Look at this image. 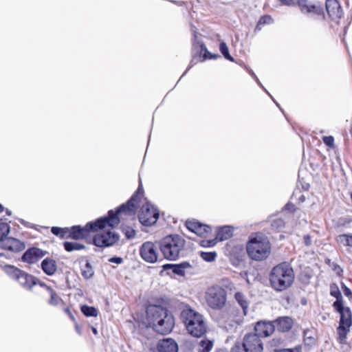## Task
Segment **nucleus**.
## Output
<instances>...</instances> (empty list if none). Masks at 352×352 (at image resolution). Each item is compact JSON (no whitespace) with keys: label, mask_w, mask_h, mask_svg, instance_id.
I'll return each instance as SVG.
<instances>
[{"label":"nucleus","mask_w":352,"mask_h":352,"mask_svg":"<svg viewBox=\"0 0 352 352\" xmlns=\"http://www.w3.org/2000/svg\"><path fill=\"white\" fill-rule=\"evenodd\" d=\"M185 239L179 234H170L163 238L159 248L164 257L169 261H176L185 254Z\"/></svg>","instance_id":"20e7f679"},{"label":"nucleus","mask_w":352,"mask_h":352,"mask_svg":"<svg viewBox=\"0 0 352 352\" xmlns=\"http://www.w3.org/2000/svg\"><path fill=\"white\" fill-rule=\"evenodd\" d=\"M47 290L50 295L48 303L52 306H58L63 303V300L58 296L56 292L50 287H47Z\"/></svg>","instance_id":"c85d7f7f"},{"label":"nucleus","mask_w":352,"mask_h":352,"mask_svg":"<svg viewBox=\"0 0 352 352\" xmlns=\"http://www.w3.org/2000/svg\"><path fill=\"white\" fill-rule=\"evenodd\" d=\"M276 352H301V348H300V346H295L294 348H292V349H280V350L276 351Z\"/></svg>","instance_id":"de8ad7c7"},{"label":"nucleus","mask_w":352,"mask_h":352,"mask_svg":"<svg viewBox=\"0 0 352 352\" xmlns=\"http://www.w3.org/2000/svg\"><path fill=\"white\" fill-rule=\"evenodd\" d=\"M326 10L329 18L336 23L343 15L342 8L338 0H326Z\"/></svg>","instance_id":"ddd939ff"},{"label":"nucleus","mask_w":352,"mask_h":352,"mask_svg":"<svg viewBox=\"0 0 352 352\" xmlns=\"http://www.w3.org/2000/svg\"><path fill=\"white\" fill-rule=\"evenodd\" d=\"M91 330H92V332H93L95 335H97V334H98V331H97V329H96L95 327H92V328H91Z\"/></svg>","instance_id":"338daca9"},{"label":"nucleus","mask_w":352,"mask_h":352,"mask_svg":"<svg viewBox=\"0 0 352 352\" xmlns=\"http://www.w3.org/2000/svg\"><path fill=\"white\" fill-rule=\"evenodd\" d=\"M65 311L68 315L71 314V311H70V310H69V308H65Z\"/></svg>","instance_id":"774afa93"},{"label":"nucleus","mask_w":352,"mask_h":352,"mask_svg":"<svg viewBox=\"0 0 352 352\" xmlns=\"http://www.w3.org/2000/svg\"><path fill=\"white\" fill-rule=\"evenodd\" d=\"M342 289L344 293V295L349 298H352V292L351 290L345 285L344 283H342Z\"/></svg>","instance_id":"49530a36"},{"label":"nucleus","mask_w":352,"mask_h":352,"mask_svg":"<svg viewBox=\"0 0 352 352\" xmlns=\"http://www.w3.org/2000/svg\"><path fill=\"white\" fill-rule=\"evenodd\" d=\"M330 295L336 298V301L333 303V307L338 308L343 304V298L338 286L336 283L330 285Z\"/></svg>","instance_id":"5701e85b"},{"label":"nucleus","mask_w":352,"mask_h":352,"mask_svg":"<svg viewBox=\"0 0 352 352\" xmlns=\"http://www.w3.org/2000/svg\"><path fill=\"white\" fill-rule=\"evenodd\" d=\"M298 193L300 194V196H299V197H298V202H299V203H302V202H304V201H305V197L303 195H302V194L300 193V191L299 190H296V191H295V192H294V194H293V195H292V199H294L296 197V195H297V194H298Z\"/></svg>","instance_id":"09e8293b"},{"label":"nucleus","mask_w":352,"mask_h":352,"mask_svg":"<svg viewBox=\"0 0 352 352\" xmlns=\"http://www.w3.org/2000/svg\"><path fill=\"white\" fill-rule=\"evenodd\" d=\"M275 324V329L280 332H287L293 326V320L289 316H281L272 321Z\"/></svg>","instance_id":"aec40b11"},{"label":"nucleus","mask_w":352,"mask_h":352,"mask_svg":"<svg viewBox=\"0 0 352 352\" xmlns=\"http://www.w3.org/2000/svg\"><path fill=\"white\" fill-rule=\"evenodd\" d=\"M63 247L67 252H73L75 250H81L85 249V245L77 242L65 241Z\"/></svg>","instance_id":"7c9ffc66"},{"label":"nucleus","mask_w":352,"mask_h":352,"mask_svg":"<svg viewBox=\"0 0 352 352\" xmlns=\"http://www.w3.org/2000/svg\"><path fill=\"white\" fill-rule=\"evenodd\" d=\"M273 19L269 15H264L260 18L258 20V22L262 25L265 24H270L272 22Z\"/></svg>","instance_id":"c03bdc74"},{"label":"nucleus","mask_w":352,"mask_h":352,"mask_svg":"<svg viewBox=\"0 0 352 352\" xmlns=\"http://www.w3.org/2000/svg\"><path fill=\"white\" fill-rule=\"evenodd\" d=\"M140 254L144 261L154 263L157 260V248L153 242H144L140 248Z\"/></svg>","instance_id":"9d476101"},{"label":"nucleus","mask_w":352,"mask_h":352,"mask_svg":"<svg viewBox=\"0 0 352 352\" xmlns=\"http://www.w3.org/2000/svg\"><path fill=\"white\" fill-rule=\"evenodd\" d=\"M4 210H5V208L3 207V206L1 204H0V213L3 212Z\"/></svg>","instance_id":"69168bd1"},{"label":"nucleus","mask_w":352,"mask_h":352,"mask_svg":"<svg viewBox=\"0 0 352 352\" xmlns=\"http://www.w3.org/2000/svg\"><path fill=\"white\" fill-rule=\"evenodd\" d=\"M158 352H178V345L172 338L160 340L157 344Z\"/></svg>","instance_id":"6ab92c4d"},{"label":"nucleus","mask_w":352,"mask_h":352,"mask_svg":"<svg viewBox=\"0 0 352 352\" xmlns=\"http://www.w3.org/2000/svg\"><path fill=\"white\" fill-rule=\"evenodd\" d=\"M23 278L25 279V283H23V287H26L28 289H32V288L36 285L38 283V278L35 276L26 274L23 272Z\"/></svg>","instance_id":"c756f323"},{"label":"nucleus","mask_w":352,"mask_h":352,"mask_svg":"<svg viewBox=\"0 0 352 352\" xmlns=\"http://www.w3.org/2000/svg\"><path fill=\"white\" fill-rule=\"evenodd\" d=\"M195 63H194V59H192L190 63V65L188 66V67L186 69V70L184 72V74H182V76H184L186 73L190 69V68H191L193 65H194Z\"/></svg>","instance_id":"052dcab7"},{"label":"nucleus","mask_w":352,"mask_h":352,"mask_svg":"<svg viewBox=\"0 0 352 352\" xmlns=\"http://www.w3.org/2000/svg\"><path fill=\"white\" fill-rule=\"evenodd\" d=\"M10 228L7 222L3 221L2 219H0V243H3L4 239L9 234Z\"/></svg>","instance_id":"2f4dec72"},{"label":"nucleus","mask_w":352,"mask_h":352,"mask_svg":"<svg viewBox=\"0 0 352 352\" xmlns=\"http://www.w3.org/2000/svg\"><path fill=\"white\" fill-rule=\"evenodd\" d=\"M4 271L10 278L15 280H18L22 275L21 270L13 265H6Z\"/></svg>","instance_id":"cd10ccee"},{"label":"nucleus","mask_w":352,"mask_h":352,"mask_svg":"<svg viewBox=\"0 0 352 352\" xmlns=\"http://www.w3.org/2000/svg\"><path fill=\"white\" fill-rule=\"evenodd\" d=\"M217 239L210 240H202L200 242V245L204 248H211L216 245Z\"/></svg>","instance_id":"a19ab883"},{"label":"nucleus","mask_w":352,"mask_h":352,"mask_svg":"<svg viewBox=\"0 0 352 352\" xmlns=\"http://www.w3.org/2000/svg\"><path fill=\"white\" fill-rule=\"evenodd\" d=\"M37 285H39L41 287H45L46 289H47V287L44 282H43L41 280H39L38 279Z\"/></svg>","instance_id":"e2e57ef3"},{"label":"nucleus","mask_w":352,"mask_h":352,"mask_svg":"<svg viewBox=\"0 0 352 352\" xmlns=\"http://www.w3.org/2000/svg\"><path fill=\"white\" fill-rule=\"evenodd\" d=\"M206 300L208 305L212 309H222L226 302V292L219 285L209 287L206 292Z\"/></svg>","instance_id":"0eeeda50"},{"label":"nucleus","mask_w":352,"mask_h":352,"mask_svg":"<svg viewBox=\"0 0 352 352\" xmlns=\"http://www.w3.org/2000/svg\"><path fill=\"white\" fill-rule=\"evenodd\" d=\"M304 243L307 246H309L311 243V236L309 235H305L303 238Z\"/></svg>","instance_id":"4d7b16f0"},{"label":"nucleus","mask_w":352,"mask_h":352,"mask_svg":"<svg viewBox=\"0 0 352 352\" xmlns=\"http://www.w3.org/2000/svg\"><path fill=\"white\" fill-rule=\"evenodd\" d=\"M282 4L286 5V6H292L294 5L296 3H298V1L299 0H279Z\"/></svg>","instance_id":"3c124183"},{"label":"nucleus","mask_w":352,"mask_h":352,"mask_svg":"<svg viewBox=\"0 0 352 352\" xmlns=\"http://www.w3.org/2000/svg\"><path fill=\"white\" fill-rule=\"evenodd\" d=\"M254 80H256V82H257V84L263 89L265 90V91L272 98V96L268 93V91L265 89V87L263 86V85L261 84V82H260V80H258V77L256 76V78H254ZM274 102L276 103V104L279 107V104L274 100Z\"/></svg>","instance_id":"864d4df0"},{"label":"nucleus","mask_w":352,"mask_h":352,"mask_svg":"<svg viewBox=\"0 0 352 352\" xmlns=\"http://www.w3.org/2000/svg\"><path fill=\"white\" fill-rule=\"evenodd\" d=\"M245 69L248 72V74L254 78H256V76L254 72L250 67L245 66Z\"/></svg>","instance_id":"13d9d810"},{"label":"nucleus","mask_w":352,"mask_h":352,"mask_svg":"<svg viewBox=\"0 0 352 352\" xmlns=\"http://www.w3.org/2000/svg\"><path fill=\"white\" fill-rule=\"evenodd\" d=\"M52 234L59 236L61 239H67L68 228L52 227L51 229Z\"/></svg>","instance_id":"c9c22d12"},{"label":"nucleus","mask_w":352,"mask_h":352,"mask_svg":"<svg viewBox=\"0 0 352 352\" xmlns=\"http://www.w3.org/2000/svg\"><path fill=\"white\" fill-rule=\"evenodd\" d=\"M261 26H262V25L260 24V23L258 21V23H257V25H256V28L254 29V32H259L261 30V28H262Z\"/></svg>","instance_id":"680f3d73"},{"label":"nucleus","mask_w":352,"mask_h":352,"mask_svg":"<svg viewBox=\"0 0 352 352\" xmlns=\"http://www.w3.org/2000/svg\"><path fill=\"white\" fill-rule=\"evenodd\" d=\"M20 241L12 237H8L4 239L3 243H1L0 245L5 249L10 250H16L19 249V244Z\"/></svg>","instance_id":"393cba45"},{"label":"nucleus","mask_w":352,"mask_h":352,"mask_svg":"<svg viewBox=\"0 0 352 352\" xmlns=\"http://www.w3.org/2000/svg\"><path fill=\"white\" fill-rule=\"evenodd\" d=\"M254 80H256V82H257V84L263 89L265 90V91L272 98V96L268 93V91L265 89V87L263 86V85L261 84V82H260V80H258V77L256 76V78H254ZM274 102L276 103V104L279 107V104L274 100Z\"/></svg>","instance_id":"603ef678"},{"label":"nucleus","mask_w":352,"mask_h":352,"mask_svg":"<svg viewBox=\"0 0 352 352\" xmlns=\"http://www.w3.org/2000/svg\"><path fill=\"white\" fill-rule=\"evenodd\" d=\"M181 318L188 333L192 336L200 338L207 331V324L203 315L191 309H184L181 313Z\"/></svg>","instance_id":"39448f33"},{"label":"nucleus","mask_w":352,"mask_h":352,"mask_svg":"<svg viewBox=\"0 0 352 352\" xmlns=\"http://www.w3.org/2000/svg\"><path fill=\"white\" fill-rule=\"evenodd\" d=\"M146 314L149 326L155 331L163 335L171 332L175 326V318L166 308L150 305L146 307Z\"/></svg>","instance_id":"f03ea898"},{"label":"nucleus","mask_w":352,"mask_h":352,"mask_svg":"<svg viewBox=\"0 0 352 352\" xmlns=\"http://www.w3.org/2000/svg\"><path fill=\"white\" fill-rule=\"evenodd\" d=\"M249 257L254 261L267 258L271 252V245L267 237L261 234L250 237L246 245Z\"/></svg>","instance_id":"423d86ee"},{"label":"nucleus","mask_w":352,"mask_h":352,"mask_svg":"<svg viewBox=\"0 0 352 352\" xmlns=\"http://www.w3.org/2000/svg\"><path fill=\"white\" fill-rule=\"evenodd\" d=\"M201 257L206 261L212 262L215 260L217 257V253L215 252H201Z\"/></svg>","instance_id":"4c0bfd02"},{"label":"nucleus","mask_w":352,"mask_h":352,"mask_svg":"<svg viewBox=\"0 0 352 352\" xmlns=\"http://www.w3.org/2000/svg\"><path fill=\"white\" fill-rule=\"evenodd\" d=\"M191 267L190 263L182 262L179 264H165L163 265L164 270H171L174 274L183 276L185 275V270Z\"/></svg>","instance_id":"412c9836"},{"label":"nucleus","mask_w":352,"mask_h":352,"mask_svg":"<svg viewBox=\"0 0 352 352\" xmlns=\"http://www.w3.org/2000/svg\"><path fill=\"white\" fill-rule=\"evenodd\" d=\"M82 313L87 317H96L98 314V311L94 307L88 305H82L80 307Z\"/></svg>","instance_id":"72a5a7b5"},{"label":"nucleus","mask_w":352,"mask_h":352,"mask_svg":"<svg viewBox=\"0 0 352 352\" xmlns=\"http://www.w3.org/2000/svg\"><path fill=\"white\" fill-rule=\"evenodd\" d=\"M231 352H246L245 351V347H243V344L240 343H236L231 350Z\"/></svg>","instance_id":"a18cd8bd"},{"label":"nucleus","mask_w":352,"mask_h":352,"mask_svg":"<svg viewBox=\"0 0 352 352\" xmlns=\"http://www.w3.org/2000/svg\"><path fill=\"white\" fill-rule=\"evenodd\" d=\"M213 346V342L210 340H202L198 344L199 352H210Z\"/></svg>","instance_id":"473e14b6"},{"label":"nucleus","mask_w":352,"mask_h":352,"mask_svg":"<svg viewBox=\"0 0 352 352\" xmlns=\"http://www.w3.org/2000/svg\"><path fill=\"white\" fill-rule=\"evenodd\" d=\"M233 228L230 226H224L219 228L216 239L222 241L230 239L233 234Z\"/></svg>","instance_id":"b1692460"},{"label":"nucleus","mask_w":352,"mask_h":352,"mask_svg":"<svg viewBox=\"0 0 352 352\" xmlns=\"http://www.w3.org/2000/svg\"><path fill=\"white\" fill-rule=\"evenodd\" d=\"M294 280L292 267L286 262L281 263L274 267L270 274L272 287L278 292L289 288Z\"/></svg>","instance_id":"7ed1b4c3"},{"label":"nucleus","mask_w":352,"mask_h":352,"mask_svg":"<svg viewBox=\"0 0 352 352\" xmlns=\"http://www.w3.org/2000/svg\"><path fill=\"white\" fill-rule=\"evenodd\" d=\"M337 241L344 246L352 247V234H342L337 237Z\"/></svg>","instance_id":"f704fd0d"},{"label":"nucleus","mask_w":352,"mask_h":352,"mask_svg":"<svg viewBox=\"0 0 352 352\" xmlns=\"http://www.w3.org/2000/svg\"><path fill=\"white\" fill-rule=\"evenodd\" d=\"M191 31L192 32V45L194 47H199L200 52L202 54L203 60L207 59H215L219 57L218 54H212L208 51L204 43L197 38V32L195 26L192 25Z\"/></svg>","instance_id":"2eb2a0df"},{"label":"nucleus","mask_w":352,"mask_h":352,"mask_svg":"<svg viewBox=\"0 0 352 352\" xmlns=\"http://www.w3.org/2000/svg\"><path fill=\"white\" fill-rule=\"evenodd\" d=\"M122 230L126 237L129 239H133L135 236V231L131 227L123 228Z\"/></svg>","instance_id":"ea45409f"},{"label":"nucleus","mask_w":352,"mask_h":352,"mask_svg":"<svg viewBox=\"0 0 352 352\" xmlns=\"http://www.w3.org/2000/svg\"><path fill=\"white\" fill-rule=\"evenodd\" d=\"M41 267L45 274L52 276L57 271V263L53 258L47 257L42 261Z\"/></svg>","instance_id":"4be33fe9"},{"label":"nucleus","mask_w":352,"mask_h":352,"mask_svg":"<svg viewBox=\"0 0 352 352\" xmlns=\"http://www.w3.org/2000/svg\"><path fill=\"white\" fill-rule=\"evenodd\" d=\"M323 142L329 147L334 146V138L333 136H324L322 138Z\"/></svg>","instance_id":"37998d69"},{"label":"nucleus","mask_w":352,"mask_h":352,"mask_svg":"<svg viewBox=\"0 0 352 352\" xmlns=\"http://www.w3.org/2000/svg\"><path fill=\"white\" fill-rule=\"evenodd\" d=\"M254 80H256V82H257V84L263 89L265 90V91L272 98V96L268 93V91L265 89V87L263 86V85L261 84V82H260V80H258V77L256 76V78H254ZM274 102L276 103V104L279 107V104L274 100Z\"/></svg>","instance_id":"5fc2aeb1"},{"label":"nucleus","mask_w":352,"mask_h":352,"mask_svg":"<svg viewBox=\"0 0 352 352\" xmlns=\"http://www.w3.org/2000/svg\"><path fill=\"white\" fill-rule=\"evenodd\" d=\"M334 309L340 315L339 326L340 329L350 328L352 325V314L349 307H344V304L341 305L338 308L333 307Z\"/></svg>","instance_id":"dca6fc26"},{"label":"nucleus","mask_w":352,"mask_h":352,"mask_svg":"<svg viewBox=\"0 0 352 352\" xmlns=\"http://www.w3.org/2000/svg\"><path fill=\"white\" fill-rule=\"evenodd\" d=\"M23 226H25V227H27V228H34L36 229V225H33V224H32V223H30L29 222H26V221H23Z\"/></svg>","instance_id":"bf43d9fd"},{"label":"nucleus","mask_w":352,"mask_h":352,"mask_svg":"<svg viewBox=\"0 0 352 352\" xmlns=\"http://www.w3.org/2000/svg\"><path fill=\"white\" fill-rule=\"evenodd\" d=\"M143 194L142 184H140L136 192L126 204L120 206L115 211L111 210L105 217L94 221L88 222L85 226H74L68 228L67 239L80 240L86 239L90 232H95L106 226L114 228L120 223L119 215L133 217L139 207L140 197Z\"/></svg>","instance_id":"f257e3e1"},{"label":"nucleus","mask_w":352,"mask_h":352,"mask_svg":"<svg viewBox=\"0 0 352 352\" xmlns=\"http://www.w3.org/2000/svg\"><path fill=\"white\" fill-rule=\"evenodd\" d=\"M271 226L273 229L280 230L284 227L285 222L280 218H276L272 221Z\"/></svg>","instance_id":"58836bf2"},{"label":"nucleus","mask_w":352,"mask_h":352,"mask_svg":"<svg viewBox=\"0 0 352 352\" xmlns=\"http://www.w3.org/2000/svg\"><path fill=\"white\" fill-rule=\"evenodd\" d=\"M298 6L302 13L314 20H323L325 19L323 7L319 2L314 3L309 0H299Z\"/></svg>","instance_id":"6e6552de"},{"label":"nucleus","mask_w":352,"mask_h":352,"mask_svg":"<svg viewBox=\"0 0 352 352\" xmlns=\"http://www.w3.org/2000/svg\"><path fill=\"white\" fill-rule=\"evenodd\" d=\"M275 331V324L274 322L270 321L261 320L256 323L254 327L255 333L258 338H266L271 336Z\"/></svg>","instance_id":"4468645a"},{"label":"nucleus","mask_w":352,"mask_h":352,"mask_svg":"<svg viewBox=\"0 0 352 352\" xmlns=\"http://www.w3.org/2000/svg\"><path fill=\"white\" fill-rule=\"evenodd\" d=\"M159 218V212L151 204L146 202L142 205L138 219L140 222L144 226H151L156 223Z\"/></svg>","instance_id":"1a4fd4ad"},{"label":"nucleus","mask_w":352,"mask_h":352,"mask_svg":"<svg viewBox=\"0 0 352 352\" xmlns=\"http://www.w3.org/2000/svg\"><path fill=\"white\" fill-rule=\"evenodd\" d=\"M349 330H350V328L340 329V326H339L338 327V329H337L338 333L339 338L341 340L346 339V334L349 331Z\"/></svg>","instance_id":"79ce46f5"},{"label":"nucleus","mask_w":352,"mask_h":352,"mask_svg":"<svg viewBox=\"0 0 352 352\" xmlns=\"http://www.w3.org/2000/svg\"><path fill=\"white\" fill-rule=\"evenodd\" d=\"M186 226L190 231L201 236H204L210 232V226L195 220L186 221Z\"/></svg>","instance_id":"a211bd4d"},{"label":"nucleus","mask_w":352,"mask_h":352,"mask_svg":"<svg viewBox=\"0 0 352 352\" xmlns=\"http://www.w3.org/2000/svg\"><path fill=\"white\" fill-rule=\"evenodd\" d=\"M80 272L82 276L87 280L91 278L94 275L93 267L88 260L86 261L84 265L81 266Z\"/></svg>","instance_id":"a878e982"},{"label":"nucleus","mask_w":352,"mask_h":352,"mask_svg":"<svg viewBox=\"0 0 352 352\" xmlns=\"http://www.w3.org/2000/svg\"><path fill=\"white\" fill-rule=\"evenodd\" d=\"M243 344L246 352H262L263 349L261 338L253 333L245 336Z\"/></svg>","instance_id":"f8f14e48"},{"label":"nucleus","mask_w":352,"mask_h":352,"mask_svg":"<svg viewBox=\"0 0 352 352\" xmlns=\"http://www.w3.org/2000/svg\"><path fill=\"white\" fill-rule=\"evenodd\" d=\"M119 239V236L115 232L110 231L98 234L94 239V244L100 248H105L113 245Z\"/></svg>","instance_id":"9b49d317"},{"label":"nucleus","mask_w":352,"mask_h":352,"mask_svg":"<svg viewBox=\"0 0 352 352\" xmlns=\"http://www.w3.org/2000/svg\"><path fill=\"white\" fill-rule=\"evenodd\" d=\"M6 213V214L8 216H11L12 215V211L10 210H9L8 208H5V210H4Z\"/></svg>","instance_id":"0e129e2a"},{"label":"nucleus","mask_w":352,"mask_h":352,"mask_svg":"<svg viewBox=\"0 0 352 352\" xmlns=\"http://www.w3.org/2000/svg\"><path fill=\"white\" fill-rule=\"evenodd\" d=\"M219 50L221 53L223 54L225 58L227 60H229L230 61H234V58L232 56H230L229 53L228 47L226 43L221 42L219 45Z\"/></svg>","instance_id":"e433bc0d"},{"label":"nucleus","mask_w":352,"mask_h":352,"mask_svg":"<svg viewBox=\"0 0 352 352\" xmlns=\"http://www.w3.org/2000/svg\"><path fill=\"white\" fill-rule=\"evenodd\" d=\"M234 298L239 305L241 307L244 315H246L249 302L247 300L245 296L243 293L238 292L235 293Z\"/></svg>","instance_id":"bb28decb"},{"label":"nucleus","mask_w":352,"mask_h":352,"mask_svg":"<svg viewBox=\"0 0 352 352\" xmlns=\"http://www.w3.org/2000/svg\"><path fill=\"white\" fill-rule=\"evenodd\" d=\"M47 252L38 248H30L23 253V262L36 263L44 257Z\"/></svg>","instance_id":"f3484780"},{"label":"nucleus","mask_w":352,"mask_h":352,"mask_svg":"<svg viewBox=\"0 0 352 352\" xmlns=\"http://www.w3.org/2000/svg\"><path fill=\"white\" fill-rule=\"evenodd\" d=\"M109 262L116 263V264H120L123 262V259L121 257L114 256L111 257L109 259Z\"/></svg>","instance_id":"8fccbe9b"},{"label":"nucleus","mask_w":352,"mask_h":352,"mask_svg":"<svg viewBox=\"0 0 352 352\" xmlns=\"http://www.w3.org/2000/svg\"><path fill=\"white\" fill-rule=\"evenodd\" d=\"M284 208L286 210H289L290 212H294L295 210V206L292 204V203H287Z\"/></svg>","instance_id":"6e6d98bb"}]
</instances>
